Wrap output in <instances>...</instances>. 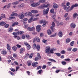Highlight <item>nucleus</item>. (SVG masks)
Segmentation results:
<instances>
[{
    "instance_id": "3",
    "label": "nucleus",
    "mask_w": 78,
    "mask_h": 78,
    "mask_svg": "<svg viewBox=\"0 0 78 78\" xmlns=\"http://www.w3.org/2000/svg\"><path fill=\"white\" fill-rule=\"evenodd\" d=\"M48 11H49V9L48 8H47L46 10H45V9L43 10V14L44 16H45V14H48Z\"/></svg>"
},
{
    "instance_id": "61",
    "label": "nucleus",
    "mask_w": 78,
    "mask_h": 78,
    "mask_svg": "<svg viewBox=\"0 0 78 78\" xmlns=\"http://www.w3.org/2000/svg\"><path fill=\"white\" fill-rule=\"evenodd\" d=\"M22 38L23 39H24L25 38V36L24 35H23L22 36Z\"/></svg>"
},
{
    "instance_id": "37",
    "label": "nucleus",
    "mask_w": 78,
    "mask_h": 78,
    "mask_svg": "<svg viewBox=\"0 0 78 78\" xmlns=\"http://www.w3.org/2000/svg\"><path fill=\"white\" fill-rule=\"evenodd\" d=\"M48 60L49 61H51V62H56V61L51 58L49 59Z\"/></svg>"
},
{
    "instance_id": "50",
    "label": "nucleus",
    "mask_w": 78,
    "mask_h": 78,
    "mask_svg": "<svg viewBox=\"0 0 78 78\" xmlns=\"http://www.w3.org/2000/svg\"><path fill=\"white\" fill-rule=\"evenodd\" d=\"M17 54L16 53H14L13 55V57L14 58H16L17 57Z\"/></svg>"
},
{
    "instance_id": "53",
    "label": "nucleus",
    "mask_w": 78,
    "mask_h": 78,
    "mask_svg": "<svg viewBox=\"0 0 78 78\" xmlns=\"http://www.w3.org/2000/svg\"><path fill=\"white\" fill-rule=\"evenodd\" d=\"M62 65H66V62L63 61L62 62Z\"/></svg>"
},
{
    "instance_id": "28",
    "label": "nucleus",
    "mask_w": 78,
    "mask_h": 78,
    "mask_svg": "<svg viewBox=\"0 0 78 78\" xmlns=\"http://www.w3.org/2000/svg\"><path fill=\"white\" fill-rule=\"evenodd\" d=\"M5 24H6V23L4 22H2L0 23V25H2V26H3L4 25H5Z\"/></svg>"
},
{
    "instance_id": "35",
    "label": "nucleus",
    "mask_w": 78,
    "mask_h": 78,
    "mask_svg": "<svg viewBox=\"0 0 78 78\" xmlns=\"http://www.w3.org/2000/svg\"><path fill=\"white\" fill-rule=\"evenodd\" d=\"M36 48L37 49V51H38L40 49V46L39 45H37L36 46Z\"/></svg>"
},
{
    "instance_id": "9",
    "label": "nucleus",
    "mask_w": 78,
    "mask_h": 78,
    "mask_svg": "<svg viewBox=\"0 0 78 78\" xmlns=\"http://www.w3.org/2000/svg\"><path fill=\"white\" fill-rule=\"evenodd\" d=\"M70 27L72 28H75L76 27V24L74 23H72L70 24Z\"/></svg>"
},
{
    "instance_id": "47",
    "label": "nucleus",
    "mask_w": 78,
    "mask_h": 78,
    "mask_svg": "<svg viewBox=\"0 0 78 78\" xmlns=\"http://www.w3.org/2000/svg\"><path fill=\"white\" fill-rule=\"evenodd\" d=\"M4 27L5 28H8V27H9V24H6L4 26Z\"/></svg>"
},
{
    "instance_id": "60",
    "label": "nucleus",
    "mask_w": 78,
    "mask_h": 78,
    "mask_svg": "<svg viewBox=\"0 0 78 78\" xmlns=\"http://www.w3.org/2000/svg\"><path fill=\"white\" fill-rule=\"evenodd\" d=\"M1 17H2V18H5V14H2V15Z\"/></svg>"
},
{
    "instance_id": "18",
    "label": "nucleus",
    "mask_w": 78,
    "mask_h": 78,
    "mask_svg": "<svg viewBox=\"0 0 78 78\" xmlns=\"http://www.w3.org/2000/svg\"><path fill=\"white\" fill-rule=\"evenodd\" d=\"M38 64V63L36 62L34 63H32V66H33V67H36V65Z\"/></svg>"
},
{
    "instance_id": "12",
    "label": "nucleus",
    "mask_w": 78,
    "mask_h": 78,
    "mask_svg": "<svg viewBox=\"0 0 78 78\" xmlns=\"http://www.w3.org/2000/svg\"><path fill=\"white\" fill-rule=\"evenodd\" d=\"M25 49L24 48H21L20 49V53L21 54L23 53L25 51Z\"/></svg>"
},
{
    "instance_id": "34",
    "label": "nucleus",
    "mask_w": 78,
    "mask_h": 78,
    "mask_svg": "<svg viewBox=\"0 0 78 78\" xmlns=\"http://www.w3.org/2000/svg\"><path fill=\"white\" fill-rule=\"evenodd\" d=\"M34 55V54L33 53H32L30 54V55H29V58L30 59H31L32 58V57L33 56V55Z\"/></svg>"
},
{
    "instance_id": "49",
    "label": "nucleus",
    "mask_w": 78,
    "mask_h": 78,
    "mask_svg": "<svg viewBox=\"0 0 78 78\" xmlns=\"http://www.w3.org/2000/svg\"><path fill=\"white\" fill-rule=\"evenodd\" d=\"M36 41L37 42H40V39H39V37H37L36 38Z\"/></svg>"
},
{
    "instance_id": "11",
    "label": "nucleus",
    "mask_w": 78,
    "mask_h": 78,
    "mask_svg": "<svg viewBox=\"0 0 78 78\" xmlns=\"http://www.w3.org/2000/svg\"><path fill=\"white\" fill-rule=\"evenodd\" d=\"M41 25H38V26H37L36 27L37 30L38 32H39V31H40L41 30Z\"/></svg>"
},
{
    "instance_id": "6",
    "label": "nucleus",
    "mask_w": 78,
    "mask_h": 78,
    "mask_svg": "<svg viewBox=\"0 0 78 78\" xmlns=\"http://www.w3.org/2000/svg\"><path fill=\"white\" fill-rule=\"evenodd\" d=\"M56 48H52L50 50V51H49V53H52V54H53V53H54V51H56Z\"/></svg>"
},
{
    "instance_id": "19",
    "label": "nucleus",
    "mask_w": 78,
    "mask_h": 78,
    "mask_svg": "<svg viewBox=\"0 0 78 78\" xmlns=\"http://www.w3.org/2000/svg\"><path fill=\"white\" fill-rule=\"evenodd\" d=\"M53 6L54 8L56 9L58 8L59 7V6L58 5H57L55 3L54 4Z\"/></svg>"
},
{
    "instance_id": "25",
    "label": "nucleus",
    "mask_w": 78,
    "mask_h": 78,
    "mask_svg": "<svg viewBox=\"0 0 78 78\" xmlns=\"http://www.w3.org/2000/svg\"><path fill=\"white\" fill-rule=\"evenodd\" d=\"M47 33L48 35H50L51 34V31L50 30H48L47 31Z\"/></svg>"
},
{
    "instance_id": "55",
    "label": "nucleus",
    "mask_w": 78,
    "mask_h": 78,
    "mask_svg": "<svg viewBox=\"0 0 78 78\" xmlns=\"http://www.w3.org/2000/svg\"><path fill=\"white\" fill-rule=\"evenodd\" d=\"M16 46H17V47L18 48H19L21 47V45H20L19 44H17L16 45Z\"/></svg>"
},
{
    "instance_id": "24",
    "label": "nucleus",
    "mask_w": 78,
    "mask_h": 78,
    "mask_svg": "<svg viewBox=\"0 0 78 78\" xmlns=\"http://www.w3.org/2000/svg\"><path fill=\"white\" fill-rule=\"evenodd\" d=\"M78 16V14L76 13H75L73 14V18L74 19H76Z\"/></svg>"
},
{
    "instance_id": "40",
    "label": "nucleus",
    "mask_w": 78,
    "mask_h": 78,
    "mask_svg": "<svg viewBox=\"0 0 78 78\" xmlns=\"http://www.w3.org/2000/svg\"><path fill=\"white\" fill-rule=\"evenodd\" d=\"M11 5V3H9V4L7 6V8H10Z\"/></svg>"
},
{
    "instance_id": "52",
    "label": "nucleus",
    "mask_w": 78,
    "mask_h": 78,
    "mask_svg": "<svg viewBox=\"0 0 78 78\" xmlns=\"http://www.w3.org/2000/svg\"><path fill=\"white\" fill-rule=\"evenodd\" d=\"M26 37L27 39H30V37L28 35H26Z\"/></svg>"
},
{
    "instance_id": "48",
    "label": "nucleus",
    "mask_w": 78,
    "mask_h": 78,
    "mask_svg": "<svg viewBox=\"0 0 78 78\" xmlns=\"http://www.w3.org/2000/svg\"><path fill=\"white\" fill-rule=\"evenodd\" d=\"M44 21H45V20H42L40 21V23H41V24H42V23H43Z\"/></svg>"
},
{
    "instance_id": "51",
    "label": "nucleus",
    "mask_w": 78,
    "mask_h": 78,
    "mask_svg": "<svg viewBox=\"0 0 78 78\" xmlns=\"http://www.w3.org/2000/svg\"><path fill=\"white\" fill-rule=\"evenodd\" d=\"M37 57H38V58L41 59V55H40L39 53H38L37 54Z\"/></svg>"
},
{
    "instance_id": "56",
    "label": "nucleus",
    "mask_w": 78,
    "mask_h": 78,
    "mask_svg": "<svg viewBox=\"0 0 78 78\" xmlns=\"http://www.w3.org/2000/svg\"><path fill=\"white\" fill-rule=\"evenodd\" d=\"M15 18L14 17H10L9 18V20H11V19H13Z\"/></svg>"
},
{
    "instance_id": "39",
    "label": "nucleus",
    "mask_w": 78,
    "mask_h": 78,
    "mask_svg": "<svg viewBox=\"0 0 78 78\" xmlns=\"http://www.w3.org/2000/svg\"><path fill=\"white\" fill-rule=\"evenodd\" d=\"M36 44H34L33 45V49H34V50H35L36 49Z\"/></svg>"
},
{
    "instance_id": "21",
    "label": "nucleus",
    "mask_w": 78,
    "mask_h": 78,
    "mask_svg": "<svg viewBox=\"0 0 78 78\" xmlns=\"http://www.w3.org/2000/svg\"><path fill=\"white\" fill-rule=\"evenodd\" d=\"M58 36L60 37H62V32L60 31L59 32Z\"/></svg>"
},
{
    "instance_id": "38",
    "label": "nucleus",
    "mask_w": 78,
    "mask_h": 78,
    "mask_svg": "<svg viewBox=\"0 0 78 78\" xmlns=\"http://www.w3.org/2000/svg\"><path fill=\"white\" fill-rule=\"evenodd\" d=\"M52 19H55V17H56V14H53L52 15Z\"/></svg>"
},
{
    "instance_id": "10",
    "label": "nucleus",
    "mask_w": 78,
    "mask_h": 78,
    "mask_svg": "<svg viewBox=\"0 0 78 78\" xmlns=\"http://www.w3.org/2000/svg\"><path fill=\"white\" fill-rule=\"evenodd\" d=\"M35 29V27H32L27 28L28 30H29V31H33Z\"/></svg>"
},
{
    "instance_id": "1",
    "label": "nucleus",
    "mask_w": 78,
    "mask_h": 78,
    "mask_svg": "<svg viewBox=\"0 0 78 78\" xmlns=\"http://www.w3.org/2000/svg\"><path fill=\"white\" fill-rule=\"evenodd\" d=\"M51 5L49 4H47V5H45L44 4H43L41 5L38 7V8L39 9H44L45 8H47V7H50Z\"/></svg>"
},
{
    "instance_id": "5",
    "label": "nucleus",
    "mask_w": 78,
    "mask_h": 78,
    "mask_svg": "<svg viewBox=\"0 0 78 78\" xmlns=\"http://www.w3.org/2000/svg\"><path fill=\"white\" fill-rule=\"evenodd\" d=\"M25 15L26 16H28V17L31 16H32V13L28 12L25 13Z\"/></svg>"
},
{
    "instance_id": "13",
    "label": "nucleus",
    "mask_w": 78,
    "mask_h": 78,
    "mask_svg": "<svg viewBox=\"0 0 78 78\" xmlns=\"http://www.w3.org/2000/svg\"><path fill=\"white\" fill-rule=\"evenodd\" d=\"M25 5L23 4H20L18 5V8H23L24 7Z\"/></svg>"
},
{
    "instance_id": "14",
    "label": "nucleus",
    "mask_w": 78,
    "mask_h": 78,
    "mask_svg": "<svg viewBox=\"0 0 78 78\" xmlns=\"http://www.w3.org/2000/svg\"><path fill=\"white\" fill-rule=\"evenodd\" d=\"M31 12L33 14H37L38 13V11L37 10H33L31 11Z\"/></svg>"
},
{
    "instance_id": "64",
    "label": "nucleus",
    "mask_w": 78,
    "mask_h": 78,
    "mask_svg": "<svg viewBox=\"0 0 78 78\" xmlns=\"http://www.w3.org/2000/svg\"><path fill=\"white\" fill-rule=\"evenodd\" d=\"M23 21H27L28 20V19L27 18H25L23 19Z\"/></svg>"
},
{
    "instance_id": "54",
    "label": "nucleus",
    "mask_w": 78,
    "mask_h": 78,
    "mask_svg": "<svg viewBox=\"0 0 78 78\" xmlns=\"http://www.w3.org/2000/svg\"><path fill=\"white\" fill-rule=\"evenodd\" d=\"M48 65L49 66H50L51 65V63L50 62H48Z\"/></svg>"
},
{
    "instance_id": "58",
    "label": "nucleus",
    "mask_w": 78,
    "mask_h": 78,
    "mask_svg": "<svg viewBox=\"0 0 78 78\" xmlns=\"http://www.w3.org/2000/svg\"><path fill=\"white\" fill-rule=\"evenodd\" d=\"M66 44H68V43H69V38H67L66 39Z\"/></svg>"
},
{
    "instance_id": "29",
    "label": "nucleus",
    "mask_w": 78,
    "mask_h": 78,
    "mask_svg": "<svg viewBox=\"0 0 78 78\" xmlns=\"http://www.w3.org/2000/svg\"><path fill=\"white\" fill-rule=\"evenodd\" d=\"M47 23V22L46 21L44 20L43 22V23L42 25L43 27H45L46 26V23Z\"/></svg>"
},
{
    "instance_id": "2",
    "label": "nucleus",
    "mask_w": 78,
    "mask_h": 78,
    "mask_svg": "<svg viewBox=\"0 0 78 78\" xmlns=\"http://www.w3.org/2000/svg\"><path fill=\"white\" fill-rule=\"evenodd\" d=\"M50 47H48L46 48V49L45 51V53H46L47 55H48L49 53V51H50Z\"/></svg>"
},
{
    "instance_id": "26",
    "label": "nucleus",
    "mask_w": 78,
    "mask_h": 78,
    "mask_svg": "<svg viewBox=\"0 0 78 78\" xmlns=\"http://www.w3.org/2000/svg\"><path fill=\"white\" fill-rule=\"evenodd\" d=\"M19 3V2L18 1H16L12 3V5H18Z\"/></svg>"
},
{
    "instance_id": "22",
    "label": "nucleus",
    "mask_w": 78,
    "mask_h": 78,
    "mask_svg": "<svg viewBox=\"0 0 78 78\" xmlns=\"http://www.w3.org/2000/svg\"><path fill=\"white\" fill-rule=\"evenodd\" d=\"M27 65L28 66H30L31 65V61H27Z\"/></svg>"
},
{
    "instance_id": "41",
    "label": "nucleus",
    "mask_w": 78,
    "mask_h": 78,
    "mask_svg": "<svg viewBox=\"0 0 78 78\" xmlns=\"http://www.w3.org/2000/svg\"><path fill=\"white\" fill-rule=\"evenodd\" d=\"M78 50V49L77 48H74L73 49V51H74V52H75V51H76Z\"/></svg>"
},
{
    "instance_id": "8",
    "label": "nucleus",
    "mask_w": 78,
    "mask_h": 78,
    "mask_svg": "<svg viewBox=\"0 0 78 78\" xmlns=\"http://www.w3.org/2000/svg\"><path fill=\"white\" fill-rule=\"evenodd\" d=\"M24 44L25 45H26V46L27 47L28 50L30 49L31 47L30 46V44H29L27 43V42H25L24 43Z\"/></svg>"
},
{
    "instance_id": "30",
    "label": "nucleus",
    "mask_w": 78,
    "mask_h": 78,
    "mask_svg": "<svg viewBox=\"0 0 78 78\" xmlns=\"http://www.w3.org/2000/svg\"><path fill=\"white\" fill-rule=\"evenodd\" d=\"M18 25V23H17V22H16L13 23L12 26L14 27V26H15V25Z\"/></svg>"
},
{
    "instance_id": "57",
    "label": "nucleus",
    "mask_w": 78,
    "mask_h": 78,
    "mask_svg": "<svg viewBox=\"0 0 78 78\" xmlns=\"http://www.w3.org/2000/svg\"><path fill=\"white\" fill-rule=\"evenodd\" d=\"M51 13H53V12H54V9H51Z\"/></svg>"
},
{
    "instance_id": "27",
    "label": "nucleus",
    "mask_w": 78,
    "mask_h": 78,
    "mask_svg": "<svg viewBox=\"0 0 78 78\" xmlns=\"http://www.w3.org/2000/svg\"><path fill=\"white\" fill-rule=\"evenodd\" d=\"M12 31V27H10L9 28L8 30V32H11Z\"/></svg>"
},
{
    "instance_id": "44",
    "label": "nucleus",
    "mask_w": 78,
    "mask_h": 78,
    "mask_svg": "<svg viewBox=\"0 0 78 78\" xmlns=\"http://www.w3.org/2000/svg\"><path fill=\"white\" fill-rule=\"evenodd\" d=\"M40 3H41L40 2H39V1L38 2H37V3L35 4L36 7V6H39V5H40Z\"/></svg>"
},
{
    "instance_id": "32",
    "label": "nucleus",
    "mask_w": 78,
    "mask_h": 78,
    "mask_svg": "<svg viewBox=\"0 0 78 78\" xmlns=\"http://www.w3.org/2000/svg\"><path fill=\"white\" fill-rule=\"evenodd\" d=\"M74 7V5H73L71 7L70 9H69V11H72V9H73V8H74V7Z\"/></svg>"
},
{
    "instance_id": "33",
    "label": "nucleus",
    "mask_w": 78,
    "mask_h": 78,
    "mask_svg": "<svg viewBox=\"0 0 78 78\" xmlns=\"http://www.w3.org/2000/svg\"><path fill=\"white\" fill-rule=\"evenodd\" d=\"M12 49L14 51H16L17 50V47H16V46H13L12 47Z\"/></svg>"
},
{
    "instance_id": "62",
    "label": "nucleus",
    "mask_w": 78,
    "mask_h": 78,
    "mask_svg": "<svg viewBox=\"0 0 78 78\" xmlns=\"http://www.w3.org/2000/svg\"><path fill=\"white\" fill-rule=\"evenodd\" d=\"M45 68H46V65H43V66L42 67V69H45Z\"/></svg>"
},
{
    "instance_id": "36",
    "label": "nucleus",
    "mask_w": 78,
    "mask_h": 78,
    "mask_svg": "<svg viewBox=\"0 0 78 78\" xmlns=\"http://www.w3.org/2000/svg\"><path fill=\"white\" fill-rule=\"evenodd\" d=\"M45 2V0H40L39 1V3H44Z\"/></svg>"
},
{
    "instance_id": "20",
    "label": "nucleus",
    "mask_w": 78,
    "mask_h": 78,
    "mask_svg": "<svg viewBox=\"0 0 78 78\" xmlns=\"http://www.w3.org/2000/svg\"><path fill=\"white\" fill-rule=\"evenodd\" d=\"M20 34V32H13L12 33V34L14 35V36H16V35H18Z\"/></svg>"
},
{
    "instance_id": "63",
    "label": "nucleus",
    "mask_w": 78,
    "mask_h": 78,
    "mask_svg": "<svg viewBox=\"0 0 78 78\" xmlns=\"http://www.w3.org/2000/svg\"><path fill=\"white\" fill-rule=\"evenodd\" d=\"M42 41L44 42V43H46V42H47V40L44 39Z\"/></svg>"
},
{
    "instance_id": "7",
    "label": "nucleus",
    "mask_w": 78,
    "mask_h": 78,
    "mask_svg": "<svg viewBox=\"0 0 78 78\" xmlns=\"http://www.w3.org/2000/svg\"><path fill=\"white\" fill-rule=\"evenodd\" d=\"M51 25L52 26L51 27V29L52 31H54V30H55V28H54L53 27H55V24L54 22H52V23L51 24Z\"/></svg>"
},
{
    "instance_id": "59",
    "label": "nucleus",
    "mask_w": 78,
    "mask_h": 78,
    "mask_svg": "<svg viewBox=\"0 0 78 78\" xmlns=\"http://www.w3.org/2000/svg\"><path fill=\"white\" fill-rule=\"evenodd\" d=\"M56 24H57L58 26V25H59V24H60V23H59V22L58 21H56Z\"/></svg>"
},
{
    "instance_id": "45",
    "label": "nucleus",
    "mask_w": 78,
    "mask_h": 78,
    "mask_svg": "<svg viewBox=\"0 0 78 78\" xmlns=\"http://www.w3.org/2000/svg\"><path fill=\"white\" fill-rule=\"evenodd\" d=\"M30 5L31 6H32V7H36V4H35L34 3L31 4Z\"/></svg>"
},
{
    "instance_id": "31",
    "label": "nucleus",
    "mask_w": 78,
    "mask_h": 78,
    "mask_svg": "<svg viewBox=\"0 0 78 78\" xmlns=\"http://www.w3.org/2000/svg\"><path fill=\"white\" fill-rule=\"evenodd\" d=\"M74 43H75V41H73L70 43V45L71 46L73 47V44H74Z\"/></svg>"
},
{
    "instance_id": "15",
    "label": "nucleus",
    "mask_w": 78,
    "mask_h": 78,
    "mask_svg": "<svg viewBox=\"0 0 78 78\" xmlns=\"http://www.w3.org/2000/svg\"><path fill=\"white\" fill-rule=\"evenodd\" d=\"M7 50H9V51L10 52L11 51H10V50H11V46H10V45L9 44H7Z\"/></svg>"
},
{
    "instance_id": "46",
    "label": "nucleus",
    "mask_w": 78,
    "mask_h": 78,
    "mask_svg": "<svg viewBox=\"0 0 78 78\" xmlns=\"http://www.w3.org/2000/svg\"><path fill=\"white\" fill-rule=\"evenodd\" d=\"M38 19H39V18H34L33 19V21H36V20H38Z\"/></svg>"
},
{
    "instance_id": "42",
    "label": "nucleus",
    "mask_w": 78,
    "mask_h": 78,
    "mask_svg": "<svg viewBox=\"0 0 78 78\" xmlns=\"http://www.w3.org/2000/svg\"><path fill=\"white\" fill-rule=\"evenodd\" d=\"M61 54H65L66 53V51L64 50H62L61 52Z\"/></svg>"
},
{
    "instance_id": "17",
    "label": "nucleus",
    "mask_w": 78,
    "mask_h": 78,
    "mask_svg": "<svg viewBox=\"0 0 78 78\" xmlns=\"http://www.w3.org/2000/svg\"><path fill=\"white\" fill-rule=\"evenodd\" d=\"M33 17H31L28 20V23H31V22H32V21H33Z\"/></svg>"
},
{
    "instance_id": "4",
    "label": "nucleus",
    "mask_w": 78,
    "mask_h": 78,
    "mask_svg": "<svg viewBox=\"0 0 78 78\" xmlns=\"http://www.w3.org/2000/svg\"><path fill=\"white\" fill-rule=\"evenodd\" d=\"M18 17L20 19H22L24 17V15L22 13H20L18 15Z\"/></svg>"
},
{
    "instance_id": "43",
    "label": "nucleus",
    "mask_w": 78,
    "mask_h": 78,
    "mask_svg": "<svg viewBox=\"0 0 78 78\" xmlns=\"http://www.w3.org/2000/svg\"><path fill=\"white\" fill-rule=\"evenodd\" d=\"M56 35H57V34L55 33V34H54L52 35H51L50 36V37H55V36H56Z\"/></svg>"
},
{
    "instance_id": "16",
    "label": "nucleus",
    "mask_w": 78,
    "mask_h": 78,
    "mask_svg": "<svg viewBox=\"0 0 78 78\" xmlns=\"http://www.w3.org/2000/svg\"><path fill=\"white\" fill-rule=\"evenodd\" d=\"M63 7L64 10H66L67 12H69V7H67V6L66 5L64 6Z\"/></svg>"
},
{
    "instance_id": "23",
    "label": "nucleus",
    "mask_w": 78,
    "mask_h": 78,
    "mask_svg": "<svg viewBox=\"0 0 78 78\" xmlns=\"http://www.w3.org/2000/svg\"><path fill=\"white\" fill-rule=\"evenodd\" d=\"M1 53L3 55H6V54H7V52L5 51H2Z\"/></svg>"
}]
</instances>
